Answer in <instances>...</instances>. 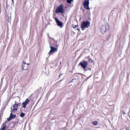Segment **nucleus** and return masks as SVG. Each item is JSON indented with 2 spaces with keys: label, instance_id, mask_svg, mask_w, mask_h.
Segmentation results:
<instances>
[{
  "label": "nucleus",
  "instance_id": "obj_16",
  "mask_svg": "<svg viewBox=\"0 0 130 130\" xmlns=\"http://www.w3.org/2000/svg\"><path fill=\"white\" fill-rule=\"evenodd\" d=\"M72 27L74 28H75L76 27H78V25H72Z\"/></svg>",
  "mask_w": 130,
  "mask_h": 130
},
{
  "label": "nucleus",
  "instance_id": "obj_26",
  "mask_svg": "<svg viewBox=\"0 0 130 130\" xmlns=\"http://www.w3.org/2000/svg\"><path fill=\"white\" fill-rule=\"evenodd\" d=\"M77 29L78 31H79V29H78V28H77Z\"/></svg>",
  "mask_w": 130,
  "mask_h": 130
},
{
  "label": "nucleus",
  "instance_id": "obj_3",
  "mask_svg": "<svg viewBox=\"0 0 130 130\" xmlns=\"http://www.w3.org/2000/svg\"><path fill=\"white\" fill-rule=\"evenodd\" d=\"M56 13H63L64 12L63 9V5H61L57 7L55 10Z\"/></svg>",
  "mask_w": 130,
  "mask_h": 130
},
{
  "label": "nucleus",
  "instance_id": "obj_28",
  "mask_svg": "<svg viewBox=\"0 0 130 130\" xmlns=\"http://www.w3.org/2000/svg\"><path fill=\"white\" fill-rule=\"evenodd\" d=\"M4 123H3V124H2V125H4Z\"/></svg>",
  "mask_w": 130,
  "mask_h": 130
},
{
  "label": "nucleus",
  "instance_id": "obj_5",
  "mask_svg": "<svg viewBox=\"0 0 130 130\" xmlns=\"http://www.w3.org/2000/svg\"><path fill=\"white\" fill-rule=\"evenodd\" d=\"M89 0H85L84 3L83 5L85 8L86 9L89 10L90 8L89 7Z\"/></svg>",
  "mask_w": 130,
  "mask_h": 130
},
{
  "label": "nucleus",
  "instance_id": "obj_2",
  "mask_svg": "<svg viewBox=\"0 0 130 130\" xmlns=\"http://www.w3.org/2000/svg\"><path fill=\"white\" fill-rule=\"evenodd\" d=\"M88 64V62L85 60L82 61L80 62L78 65V66H80L81 67L84 69V70L86 71H87V69H86Z\"/></svg>",
  "mask_w": 130,
  "mask_h": 130
},
{
  "label": "nucleus",
  "instance_id": "obj_27",
  "mask_svg": "<svg viewBox=\"0 0 130 130\" xmlns=\"http://www.w3.org/2000/svg\"><path fill=\"white\" fill-rule=\"evenodd\" d=\"M61 75V74H60V75H59V77H60Z\"/></svg>",
  "mask_w": 130,
  "mask_h": 130
},
{
  "label": "nucleus",
  "instance_id": "obj_20",
  "mask_svg": "<svg viewBox=\"0 0 130 130\" xmlns=\"http://www.w3.org/2000/svg\"><path fill=\"white\" fill-rule=\"evenodd\" d=\"M126 130H130V129L126 127Z\"/></svg>",
  "mask_w": 130,
  "mask_h": 130
},
{
  "label": "nucleus",
  "instance_id": "obj_21",
  "mask_svg": "<svg viewBox=\"0 0 130 130\" xmlns=\"http://www.w3.org/2000/svg\"><path fill=\"white\" fill-rule=\"evenodd\" d=\"M122 112L123 114L125 115L126 114V113L124 111H123Z\"/></svg>",
  "mask_w": 130,
  "mask_h": 130
},
{
  "label": "nucleus",
  "instance_id": "obj_23",
  "mask_svg": "<svg viewBox=\"0 0 130 130\" xmlns=\"http://www.w3.org/2000/svg\"><path fill=\"white\" fill-rule=\"evenodd\" d=\"M76 80V79L75 78H74L73 79V80Z\"/></svg>",
  "mask_w": 130,
  "mask_h": 130
},
{
  "label": "nucleus",
  "instance_id": "obj_9",
  "mask_svg": "<svg viewBox=\"0 0 130 130\" xmlns=\"http://www.w3.org/2000/svg\"><path fill=\"white\" fill-rule=\"evenodd\" d=\"M18 104H15L13 106H12L11 107V109L14 112L17 111V108L18 107Z\"/></svg>",
  "mask_w": 130,
  "mask_h": 130
},
{
  "label": "nucleus",
  "instance_id": "obj_14",
  "mask_svg": "<svg viewBox=\"0 0 130 130\" xmlns=\"http://www.w3.org/2000/svg\"><path fill=\"white\" fill-rule=\"evenodd\" d=\"M92 123L93 125H97L98 124V122L97 121L93 122Z\"/></svg>",
  "mask_w": 130,
  "mask_h": 130
},
{
  "label": "nucleus",
  "instance_id": "obj_18",
  "mask_svg": "<svg viewBox=\"0 0 130 130\" xmlns=\"http://www.w3.org/2000/svg\"><path fill=\"white\" fill-rule=\"evenodd\" d=\"M89 61L90 62H92L93 60H92L90 58H89Z\"/></svg>",
  "mask_w": 130,
  "mask_h": 130
},
{
  "label": "nucleus",
  "instance_id": "obj_12",
  "mask_svg": "<svg viewBox=\"0 0 130 130\" xmlns=\"http://www.w3.org/2000/svg\"><path fill=\"white\" fill-rule=\"evenodd\" d=\"M25 115V114L23 112H21L20 113V116L22 117H23Z\"/></svg>",
  "mask_w": 130,
  "mask_h": 130
},
{
  "label": "nucleus",
  "instance_id": "obj_1",
  "mask_svg": "<svg viewBox=\"0 0 130 130\" xmlns=\"http://www.w3.org/2000/svg\"><path fill=\"white\" fill-rule=\"evenodd\" d=\"M90 22L88 21L83 22L81 24V27L82 30H84L85 28H88L90 26Z\"/></svg>",
  "mask_w": 130,
  "mask_h": 130
},
{
  "label": "nucleus",
  "instance_id": "obj_13",
  "mask_svg": "<svg viewBox=\"0 0 130 130\" xmlns=\"http://www.w3.org/2000/svg\"><path fill=\"white\" fill-rule=\"evenodd\" d=\"M6 126V125H5L2 128H1V130H5Z\"/></svg>",
  "mask_w": 130,
  "mask_h": 130
},
{
  "label": "nucleus",
  "instance_id": "obj_7",
  "mask_svg": "<svg viewBox=\"0 0 130 130\" xmlns=\"http://www.w3.org/2000/svg\"><path fill=\"white\" fill-rule=\"evenodd\" d=\"M55 19L56 21L57 25L59 26L60 28L62 27H63V23L56 18H55Z\"/></svg>",
  "mask_w": 130,
  "mask_h": 130
},
{
  "label": "nucleus",
  "instance_id": "obj_19",
  "mask_svg": "<svg viewBox=\"0 0 130 130\" xmlns=\"http://www.w3.org/2000/svg\"><path fill=\"white\" fill-rule=\"evenodd\" d=\"M86 69H87V70H90L91 71V69L90 68H87Z\"/></svg>",
  "mask_w": 130,
  "mask_h": 130
},
{
  "label": "nucleus",
  "instance_id": "obj_17",
  "mask_svg": "<svg viewBox=\"0 0 130 130\" xmlns=\"http://www.w3.org/2000/svg\"><path fill=\"white\" fill-rule=\"evenodd\" d=\"M12 1V3L11 4V6H13L14 5V1L13 0H11Z\"/></svg>",
  "mask_w": 130,
  "mask_h": 130
},
{
  "label": "nucleus",
  "instance_id": "obj_15",
  "mask_svg": "<svg viewBox=\"0 0 130 130\" xmlns=\"http://www.w3.org/2000/svg\"><path fill=\"white\" fill-rule=\"evenodd\" d=\"M73 1V0H67V2L69 4H71V3L72 1Z\"/></svg>",
  "mask_w": 130,
  "mask_h": 130
},
{
  "label": "nucleus",
  "instance_id": "obj_24",
  "mask_svg": "<svg viewBox=\"0 0 130 130\" xmlns=\"http://www.w3.org/2000/svg\"><path fill=\"white\" fill-rule=\"evenodd\" d=\"M12 111H12V110L11 109V110L10 111V112L11 113H12Z\"/></svg>",
  "mask_w": 130,
  "mask_h": 130
},
{
  "label": "nucleus",
  "instance_id": "obj_22",
  "mask_svg": "<svg viewBox=\"0 0 130 130\" xmlns=\"http://www.w3.org/2000/svg\"><path fill=\"white\" fill-rule=\"evenodd\" d=\"M107 28H108V29H107V30H108L109 29V26H108V27H107Z\"/></svg>",
  "mask_w": 130,
  "mask_h": 130
},
{
  "label": "nucleus",
  "instance_id": "obj_11",
  "mask_svg": "<svg viewBox=\"0 0 130 130\" xmlns=\"http://www.w3.org/2000/svg\"><path fill=\"white\" fill-rule=\"evenodd\" d=\"M16 117V115H13L12 113H11L10 114V116L9 118H7V120L9 121L12 119L15 118Z\"/></svg>",
  "mask_w": 130,
  "mask_h": 130
},
{
  "label": "nucleus",
  "instance_id": "obj_4",
  "mask_svg": "<svg viewBox=\"0 0 130 130\" xmlns=\"http://www.w3.org/2000/svg\"><path fill=\"white\" fill-rule=\"evenodd\" d=\"M29 64L26 63L25 62L23 61L22 63V69L24 70H26L28 69L29 67L28 66Z\"/></svg>",
  "mask_w": 130,
  "mask_h": 130
},
{
  "label": "nucleus",
  "instance_id": "obj_10",
  "mask_svg": "<svg viewBox=\"0 0 130 130\" xmlns=\"http://www.w3.org/2000/svg\"><path fill=\"white\" fill-rule=\"evenodd\" d=\"M29 101V100L27 99L24 102L22 103V107L23 108H25L26 107V105L28 103Z\"/></svg>",
  "mask_w": 130,
  "mask_h": 130
},
{
  "label": "nucleus",
  "instance_id": "obj_8",
  "mask_svg": "<svg viewBox=\"0 0 130 130\" xmlns=\"http://www.w3.org/2000/svg\"><path fill=\"white\" fill-rule=\"evenodd\" d=\"M50 48L51 50L48 53V54L49 55L51 53H52L54 52H57V51L58 49L55 47L50 46Z\"/></svg>",
  "mask_w": 130,
  "mask_h": 130
},
{
  "label": "nucleus",
  "instance_id": "obj_25",
  "mask_svg": "<svg viewBox=\"0 0 130 130\" xmlns=\"http://www.w3.org/2000/svg\"><path fill=\"white\" fill-rule=\"evenodd\" d=\"M47 35H48V37H49V34H48L47 33Z\"/></svg>",
  "mask_w": 130,
  "mask_h": 130
},
{
  "label": "nucleus",
  "instance_id": "obj_6",
  "mask_svg": "<svg viewBox=\"0 0 130 130\" xmlns=\"http://www.w3.org/2000/svg\"><path fill=\"white\" fill-rule=\"evenodd\" d=\"M108 26V24H106L105 26L102 25L101 26L100 28V30L103 33H104L105 32L106 30H107L108 29V28H107V27Z\"/></svg>",
  "mask_w": 130,
  "mask_h": 130
}]
</instances>
